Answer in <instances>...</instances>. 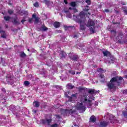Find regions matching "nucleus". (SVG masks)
<instances>
[{
    "label": "nucleus",
    "instance_id": "obj_1",
    "mask_svg": "<svg viewBox=\"0 0 127 127\" xmlns=\"http://www.w3.org/2000/svg\"><path fill=\"white\" fill-rule=\"evenodd\" d=\"M95 97L92 96L89 99H87V97L85 95L81 97L80 99L81 103H78L75 106V108L78 110L79 113H84L86 111V106H92V101L94 100Z\"/></svg>",
    "mask_w": 127,
    "mask_h": 127
},
{
    "label": "nucleus",
    "instance_id": "obj_2",
    "mask_svg": "<svg viewBox=\"0 0 127 127\" xmlns=\"http://www.w3.org/2000/svg\"><path fill=\"white\" fill-rule=\"evenodd\" d=\"M74 19H75L76 22H78V23H80L81 30H85V13L83 11L80 12L79 15L75 17V18H74Z\"/></svg>",
    "mask_w": 127,
    "mask_h": 127
},
{
    "label": "nucleus",
    "instance_id": "obj_3",
    "mask_svg": "<svg viewBox=\"0 0 127 127\" xmlns=\"http://www.w3.org/2000/svg\"><path fill=\"white\" fill-rule=\"evenodd\" d=\"M123 80V77L121 76H117L116 77H113L107 84V86L109 89H114L116 87V82L118 81H122Z\"/></svg>",
    "mask_w": 127,
    "mask_h": 127
},
{
    "label": "nucleus",
    "instance_id": "obj_4",
    "mask_svg": "<svg viewBox=\"0 0 127 127\" xmlns=\"http://www.w3.org/2000/svg\"><path fill=\"white\" fill-rule=\"evenodd\" d=\"M87 26L90 27L89 29L90 32L92 33H95L96 32V30H95V22L91 19H89L88 21Z\"/></svg>",
    "mask_w": 127,
    "mask_h": 127
},
{
    "label": "nucleus",
    "instance_id": "obj_5",
    "mask_svg": "<svg viewBox=\"0 0 127 127\" xmlns=\"http://www.w3.org/2000/svg\"><path fill=\"white\" fill-rule=\"evenodd\" d=\"M71 110H65V109H61V112L62 114V115H64V116H67V115H68V114H70L71 113Z\"/></svg>",
    "mask_w": 127,
    "mask_h": 127
},
{
    "label": "nucleus",
    "instance_id": "obj_6",
    "mask_svg": "<svg viewBox=\"0 0 127 127\" xmlns=\"http://www.w3.org/2000/svg\"><path fill=\"white\" fill-rule=\"evenodd\" d=\"M41 122L43 124V125H50V123L52 122V119H45L41 120Z\"/></svg>",
    "mask_w": 127,
    "mask_h": 127
},
{
    "label": "nucleus",
    "instance_id": "obj_7",
    "mask_svg": "<svg viewBox=\"0 0 127 127\" xmlns=\"http://www.w3.org/2000/svg\"><path fill=\"white\" fill-rule=\"evenodd\" d=\"M72 56H71V53L69 54V57L71 60H73V61H78V56L74 55L73 53L71 54Z\"/></svg>",
    "mask_w": 127,
    "mask_h": 127
},
{
    "label": "nucleus",
    "instance_id": "obj_8",
    "mask_svg": "<svg viewBox=\"0 0 127 127\" xmlns=\"http://www.w3.org/2000/svg\"><path fill=\"white\" fill-rule=\"evenodd\" d=\"M109 121L111 123H119V121L116 120V117H115L113 115H110Z\"/></svg>",
    "mask_w": 127,
    "mask_h": 127
},
{
    "label": "nucleus",
    "instance_id": "obj_9",
    "mask_svg": "<svg viewBox=\"0 0 127 127\" xmlns=\"http://www.w3.org/2000/svg\"><path fill=\"white\" fill-rule=\"evenodd\" d=\"M0 33L2 38H6V33L4 31H1V27H0Z\"/></svg>",
    "mask_w": 127,
    "mask_h": 127
},
{
    "label": "nucleus",
    "instance_id": "obj_10",
    "mask_svg": "<svg viewBox=\"0 0 127 127\" xmlns=\"http://www.w3.org/2000/svg\"><path fill=\"white\" fill-rule=\"evenodd\" d=\"M77 94H72L71 96L69 99V101L70 102H73L74 100H77Z\"/></svg>",
    "mask_w": 127,
    "mask_h": 127
},
{
    "label": "nucleus",
    "instance_id": "obj_11",
    "mask_svg": "<svg viewBox=\"0 0 127 127\" xmlns=\"http://www.w3.org/2000/svg\"><path fill=\"white\" fill-rule=\"evenodd\" d=\"M108 125H109V122H107L106 121H103L100 122L99 127H106Z\"/></svg>",
    "mask_w": 127,
    "mask_h": 127
},
{
    "label": "nucleus",
    "instance_id": "obj_12",
    "mask_svg": "<svg viewBox=\"0 0 127 127\" xmlns=\"http://www.w3.org/2000/svg\"><path fill=\"white\" fill-rule=\"evenodd\" d=\"M32 18L35 19V22H36V23H37V22H38V21H39V18H38V17L36 16V15H35V14L32 15Z\"/></svg>",
    "mask_w": 127,
    "mask_h": 127
},
{
    "label": "nucleus",
    "instance_id": "obj_13",
    "mask_svg": "<svg viewBox=\"0 0 127 127\" xmlns=\"http://www.w3.org/2000/svg\"><path fill=\"white\" fill-rule=\"evenodd\" d=\"M89 94H91V95H93V94H96L97 93V91L95 90V89H89L88 91Z\"/></svg>",
    "mask_w": 127,
    "mask_h": 127
},
{
    "label": "nucleus",
    "instance_id": "obj_14",
    "mask_svg": "<svg viewBox=\"0 0 127 127\" xmlns=\"http://www.w3.org/2000/svg\"><path fill=\"white\" fill-rule=\"evenodd\" d=\"M33 106L34 107H35L36 108H38L39 106H40V103L38 101H34L33 102Z\"/></svg>",
    "mask_w": 127,
    "mask_h": 127
},
{
    "label": "nucleus",
    "instance_id": "obj_15",
    "mask_svg": "<svg viewBox=\"0 0 127 127\" xmlns=\"http://www.w3.org/2000/svg\"><path fill=\"white\" fill-rule=\"evenodd\" d=\"M96 117L94 116H92L90 118V122H92V123H95L96 121Z\"/></svg>",
    "mask_w": 127,
    "mask_h": 127
},
{
    "label": "nucleus",
    "instance_id": "obj_16",
    "mask_svg": "<svg viewBox=\"0 0 127 127\" xmlns=\"http://www.w3.org/2000/svg\"><path fill=\"white\" fill-rule=\"evenodd\" d=\"M54 27H56V28H58V27H60V23L59 22H55L54 24Z\"/></svg>",
    "mask_w": 127,
    "mask_h": 127
},
{
    "label": "nucleus",
    "instance_id": "obj_17",
    "mask_svg": "<svg viewBox=\"0 0 127 127\" xmlns=\"http://www.w3.org/2000/svg\"><path fill=\"white\" fill-rule=\"evenodd\" d=\"M64 12L65 13H67L66 15V17H68V18H71V17H72V15L69 13V11H65Z\"/></svg>",
    "mask_w": 127,
    "mask_h": 127
},
{
    "label": "nucleus",
    "instance_id": "obj_18",
    "mask_svg": "<svg viewBox=\"0 0 127 127\" xmlns=\"http://www.w3.org/2000/svg\"><path fill=\"white\" fill-rule=\"evenodd\" d=\"M11 18L8 16L4 17V19L6 20V21H9V20H10Z\"/></svg>",
    "mask_w": 127,
    "mask_h": 127
},
{
    "label": "nucleus",
    "instance_id": "obj_19",
    "mask_svg": "<svg viewBox=\"0 0 127 127\" xmlns=\"http://www.w3.org/2000/svg\"><path fill=\"white\" fill-rule=\"evenodd\" d=\"M16 19H17L16 17L14 18L13 20L12 21V22H13V23H14L15 24H17V23H18V21H17Z\"/></svg>",
    "mask_w": 127,
    "mask_h": 127
},
{
    "label": "nucleus",
    "instance_id": "obj_20",
    "mask_svg": "<svg viewBox=\"0 0 127 127\" xmlns=\"http://www.w3.org/2000/svg\"><path fill=\"white\" fill-rule=\"evenodd\" d=\"M68 89H73L74 88V86L72 85L71 84H68L66 86Z\"/></svg>",
    "mask_w": 127,
    "mask_h": 127
},
{
    "label": "nucleus",
    "instance_id": "obj_21",
    "mask_svg": "<svg viewBox=\"0 0 127 127\" xmlns=\"http://www.w3.org/2000/svg\"><path fill=\"white\" fill-rule=\"evenodd\" d=\"M103 54L104 56H108V55H110V52L108 51L103 52Z\"/></svg>",
    "mask_w": 127,
    "mask_h": 127
},
{
    "label": "nucleus",
    "instance_id": "obj_22",
    "mask_svg": "<svg viewBox=\"0 0 127 127\" xmlns=\"http://www.w3.org/2000/svg\"><path fill=\"white\" fill-rule=\"evenodd\" d=\"M66 56V53L64 52H62L61 53V57L62 58H64Z\"/></svg>",
    "mask_w": 127,
    "mask_h": 127
},
{
    "label": "nucleus",
    "instance_id": "obj_23",
    "mask_svg": "<svg viewBox=\"0 0 127 127\" xmlns=\"http://www.w3.org/2000/svg\"><path fill=\"white\" fill-rule=\"evenodd\" d=\"M20 57L23 58L25 57L26 56V55H25V54L24 52H21L20 53Z\"/></svg>",
    "mask_w": 127,
    "mask_h": 127
},
{
    "label": "nucleus",
    "instance_id": "obj_24",
    "mask_svg": "<svg viewBox=\"0 0 127 127\" xmlns=\"http://www.w3.org/2000/svg\"><path fill=\"white\" fill-rule=\"evenodd\" d=\"M30 84V83H29V81H26L24 82V85H25L26 86H29Z\"/></svg>",
    "mask_w": 127,
    "mask_h": 127
},
{
    "label": "nucleus",
    "instance_id": "obj_25",
    "mask_svg": "<svg viewBox=\"0 0 127 127\" xmlns=\"http://www.w3.org/2000/svg\"><path fill=\"white\" fill-rule=\"evenodd\" d=\"M70 6H73V7L76 6V2H71L70 3Z\"/></svg>",
    "mask_w": 127,
    "mask_h": 127
},
{
    "label": "nucleus",
    "instance_id": "obj_26",
    "mask_svg": "<svg viewBox=\"0 0 127 127\" xmlns=\"http://www.w3.org/2000/svg\"><path fill=\"white\" fill-rule=\"evenodd\" d=\"M28 21L30 23H32V22H33V18H29Z\"/></svg>",
    "mask_w": 127,
    "mask_h": 127
},
{
    "label": "nucleus",
    "instance_id": "obj_27",
    "mask_svg": "<svg viewBox=\"0 0 127 127\" xmlns=\"http://www.w3.org/2000/svg\"><path fill=\"white\" fill-rule=\"evenodd\" d=\"M68 72L70 74H71V75H75V71L73 70H69Z\"/></svg>",
    "mask_w": 127,
    "mask_h": 127
},
{
    "label": "nucleus",
    "instance_id": "obj_28",
    "mask_svg": "<svg viewBox=\"0 0 127 127\" xmlns=\"http://www.w3.org/2000/svg\"><path fill=\"white\" fill-rule=\"evenodd\" d=\"M8 13L9 14H12V13H13V11H12V10H8Z\"/></svg>",
    "mask_w": 127,
    "mask_h": 127
},
{
    "label": "nucleus",
    "instance_id": "obj_29",
    "mask_svg": "<svg viewBox=\"0 0 127 127\" xmlns=\"http://www.w3.org/2000/svg\"><path fill=\"white\" fill-rule=\"evenodd\" d=\"M38 2H36L34 3V6L35 7H38Z\"/></svg>",
    "mask_w": 127,
    "mask_h": 127
},
{
    "label": "nucleus",
    "instance_id": "obj_30",
    "mask_svg": "<svg viewBox=\"0 0 127 127\" xmlns=\"http://www.w3.org/2000/svg\"><path fill=\"white\" fill-rule=\"evenodd\" d=\"M51 127H58L57 124H55L51 126Z\"/></svg>",
    "mask_w": 127,
    "mask_h": 127
},
{
    "label": "nucleus",
    "instance_id": "obj_31",
    "mask_svg": "<svg viewBox=\"0 0 127 127\" xmlns=\"http://www.w3.org/2000/svg\"><path fill=\"white\" fill-rule=\"evenodd\" d=\"M46 106H47L46 103H43L42 104V108H45L46 107Z\"/></svg>",
    "mask_w": 127,
    "mask_h": 127
},
{
    "label": "nucleus",
    "instance_id": "obj_32",
    "mask_svg": "<svg viewBox=\"0 0 127 127\" xmlns=\"http://www.w3.org/2000/svg\"><path fill=\"white\" fill-rule=\"evenodd\" d=\"M86 2L88 4H90V3H91V0H86Z\"/></svg>",
    "mask_w": 127,
    "mask_h": 127
},
{
    "label": "nucleus",
    "instance_id": "obj_33",
    "mask_svg": "<svg viewBox=\"0 0 127 127\" xmlns=\"http://www.w3.org/2000/svg\"><path fill=\"white\" fill-rule=\"evenodd\" d=\"M123 114L124 117H125L126 118H127V112H124L123 113Z\"/></svg>",
    "mask_w": 127,
    "mask_h": 127
},
{
    "label": "nucleus",
    "instance_id": "obj_34",
    "mask_svg": "<svg viewBox=\"0 0 127 127\" xmlns=\"http://www.w3.org/2000/svg\"><path fill=\"white\" fill-rule=\"evenodd\" d=\"M84 10H85L86 11H88V10H89V9H88V6H86V8L84 9Z\"/></svg>",
    "mask_w": 127,
    "mask_h": 127
},
{
    "label": "nucleus",
    "instance_id": "obj_35",
    "mask_svg": "<svg viewBox=\"0 0 127 127\" xmlns=\"http://www.w3.org/2000/svg\"><path fill=\"white\" fill-rule=\"evenodd\" d=\"M111 33H112V34H117V32L115 31H111Z\"/></svg>",
    "mask_w": 127,
    "mask_h": 127
},
{
    "label": "nucleus",
    "instance_id": "obj_36",
    "mask_svg": "<svg viewBox=\"0 0 127 127\" xmlns=\"http://www.w3.org/2000/svg\"><path fill=\"white\" fill-rule=\"evenodd\" d=\"M43 30H47V28L46 27H43Z\"/></svg>",
    "mask_w": 127,
    "mask_h": 127
},
{
    "label": "nucleus",
    "instance_id": "obj_37",
    "mask_svg": "<svg viewBox=\"0 0 127 127\" xmlns=\"http://www.w3.org/2000/svg\"><path fill=\"white\" fill-rule=\"evenodd\" d=\"M100 78H101V79H104V78H105V76H104L103 74L100 75Z\"/></svg>",
    "mask_w": 127,
    "mask_h": 127
},
{
    "label": "nucleus",
    "instance_id": "obj_38",
    "mask_svg": "<svg viewBox=\"0 0 127 127\" xmlns=\"http://www.w3.org/2000/svg\"><path fill=\"white\" fill-rule=\"evenodd\" d=\"M122 4H123V5H126L127 4V3L126 2H122Z\"/></svg>",
    "mask_w": 127,
    "mask_h": 127
},
{
    "label": "nucleus",
    "instance_id": "obj_39",
    "mask_svg": "<svg viewBox=\"0 0 127 127\" xmlns=\"http://www.w3.org/2000/svg\"><path fill=\"white\" fill-rule=\"evenodd\" d=\"M69 27H70V26H64V28L66 30H67V29H68V28H69Z\"/></svg>",
    "mask_w": 127,
    "mask_h": 127
},
{
    "label": "nucleus",
    "instance_id": "obj_40",
    "mask_svg": "<svg viewBox=\"0 0 127 127\" xmlns=\"http://www.w3.org/2000/svg\"><path fill=\"white\" fill-rule=\"evenodd\" d=\"M98 72H103V69L102 68H99L98 70Z\"/></svg>",
    "mask_w": 127,
    "mask_h": 127
},
{
    "label": "nucleus",
    "instance_id": "obj_41",
    "mask_svg": "<svg viewBox=\"0 0 127 127\" xmlns=\"http://www.w3.org/2000/svg\"><path fill=\"white\" fill-rule=\"evenodd\" d=\"M123 93V94H127V90H124Z\"/></svg>",
    "mask_w": 127,
    "mask_h": 127
},
{
    "label": "nucleus",
    "instance_id": "obj_42",
    "mask_svg": "<svg viewBox=\"0 0 127 127\" xmlns=\"http://www.w3.org/2000/svg\"><path fill=\"white\" fill-rule=\"evenodd\" d=\"M105 12H109V9H106L105 10Z\"/></svg>",
    "mask_w": 127,
    "mask_h": 127
},
{
    "label": "nucleus",
    "instance_id": "obj_43",
    "mask_svg": "<svg viewBox=\"0 0 127 127\" xmlns=\"http://www.w3.org/2000/svg\"><path fill=\"white\" fill-rule=\"evenodd\" d=\"M64 3H65L66 4H67V3H68V2H67V0H64Z\"/></svg>",
    "mask_w": 127,
    "mask_h": 127
},
{
    "label": "nucleus",
    "instance_id": "obj_44",
    "mask_svg": "<svg viewBox=\"0 0 127 127\" xmlns=\"http://www.w3.org/2000/svg\"><path fill=\"white\" fill-rule=\"evenodd\" d=\"M24 21H25V20L23 19L21 21V22H22V23H24Z\"/></svg>",
    "mask_w": 127,
    "mask_h": 127
},
{
    "label": "nucleus",
    "instance_id": "obj_45",
    "mask_svg": "<svg viewBox=\"0 0 127 127\" xmlns=\"http://www.w3.org/2000/svg\"><path fill=\"white\" fill-rule=\"evenodd\" d=\"M77 35H75L73 36V38H77Z\"/></svg>",
    "mask_w": 127,
    "mask_h": 127
},
{
    "label": "nucleus",
    "instance_id": "obj_46",
    "mask_svg": "<svg viewBox=\"0 0 127 127\" xmlns=\"http://www.w3.org/2000/svg\"><path fill=\"white\" fill-rule=\"evenodd\" d=\"M124 11L125 13H126V14H127V10L124 9Z\"/></svg>",
    "mask_w": 127,
    "mask_h": 127
},
{
    "label": "nucleus",
    "instance_id": "obj_47",
    "mask_svg": "<svg viewBox=\"0 0 127 127\" xmlns=\"http://www.w3.org/2000/svg\"><path fill=\"white\" fill-rule=\"evenodd\" d=\"M95 105H96V106H98V102H95Z\"/></svg>",
    "mask_w": 127,
    "mask_h": 127
},
{
    "label": "nucleus",
    "instance_id": "obj_48",
    "mask_svg": "<svg viewBox=\"0 0 127 127\" xmlns=\"http://www.w3.org/2000/svg\"><path fill=\"white\" fill-rule=\"evenodd\" d=\"M111 60L112 61H116V59H113V60L111 59Z\"/></svg>",
    "mask_w": 127,
    "mask_h": 127
},
{
    "label": "nucleus",
    "instance_id": "obj_49",
    "mask_svg": "<svg viewBox=\"0 0 127 127\" xmlns=\"http://www.w3.org/2000/svg\"><path fill=\"white\" fill-rule=\"evenodd\" d=\"M14 107V106H13V105H11L10 106V108H12V107Z\"/></svg>",
    "mask_w": 127,
    "mask_h": 127
},
{
    "label": "nucleus",
    "instance_id": "obj_50",
    "mask_svg": "<svg viewBox=\"0 0 127 127\" xmlns=\"http://www.w3.org/2000/svg\"><path fill=\"white\" fill-rule=\"evenodd\" d=\"M57 117L58 118H60V116H59V115L57 116Z\"/></svg>",
    "mask_w": 127,
    "mask_h": 127
},
{
    "label": "nucleus",
    "instance_id": "obj_51",
    "mask_svg": "<svg viewBox=\"0 0 127 127\" xmlns=\"http://www.w3.org/2000/svg\"><path fill=\"white\" fill-rule=\"evenodd\" d=\"M75 12H77V9L74 10Z\"/></svg>",
    "mask_w": 127,
    "mask_h": 127
},
{
    "label": "nucleus",
    "instance_id": "obj_52",
    "mask_svg": "<svg viewBox=\"0 0 127 127\" xmlns=\"http://www.w3.org/2000/svg\"><path fill=\"white\" fill-rule=\"evenodd\" d=\"M48 2H49L47 1V2H46V3L47 4H48Z\"/></svg>",
    "mask_w": 127,
    "mask_h": 127
},
{
    "label": "nucleus",
    "instance_id": "obj_53",
    "mask_svg": "<svg viewBox=\"0 0 127 127\" xmlns=\"http://www.w3.org/2000/svg\"><path fill=\"white\" fill-rule=\"evenodd\" d=\"M2 90V91H5V90L4 89V88H3Z\"/></svg>",
    "mask_w": 127,
    "mask_h": 127
},
{
    "label": "nucleus",
    "instance_id": "obj_54",
    "mask_svg": "<svg viewBox=\"0 0 127 127\" xmlns=\"http://www.w3.org/2000/svg\"><path fill=\"white\" fill-rule=\"evenodd\" d=\"M69 9H72V7H69Z\"/></svg>",
    "mask_w": 127,
    "mask_h": 127
},
{
    "label": "nucleus",
    "instance_id": "obj_55",
    "mask_svg": "<svg viewBox=\"0 0 127 127\" xmlns=\"http://www.w3.org/2000/svg\"><path fill=\"white\" fill-rule=\"evenodd\" d=\"M125 78H127V75H125Z\"/></svg>",
    "mask_w": 127,
    "mask_h": 127
},
{
    "label": "nucleus",
    "instance_id": "obj_56",
    "mask_svg": "<svg viewBox=\"0 0 127 127\" xmlns=\"http://www.w3.org/2000/svg\"><path fill=\"white\" fill-rule=\"evenodd\" d=\"M76 74H80V72H76Z\"/></svg>",
    "mask_w": 127,
    "mask_h": 127
},
{
    "label": "nucleus",
    "instance_id": "obj_57",
    "mask_svg": "<svg viewBox=\"0 0 127 127\" xmlns=\"http://www.w3.org/2000/svg\"><path fill=\"white\" fill-rule=\"evenodd\" d=\"M75 127L77 126V124H74Z\"/></svg>",
    "mask_w": 127,
    "mask_h": 127
},
{
    "label": "nucleus",
    "instance_id": "obj_58",
    "mask_svg": "<svg viewBox=\"0 0 127 127\" xmlns=\"http://www.w3.org/2000/svg\"><path fill=\"white\" fill-rule=\"evenodd\" d=\"M120 35H123V34H122V33H121V34H120Z\"/></svg>",
    "mask_w": 127,
    "mask_h": 127
},
{
    "label": "nucleus",
    "instance_id": "obj_59",
    "mask_svg": "<svg viewBox=\"0 0 127 127\" xmlns=\"http://www.w3.org/2000/svg\"><path fill=\"white\" fill-rule=\"evenodd\" d=\"M6 27H8L7 25H6Z\"/></svg>",
    "mask_w": 127,
    "mask_h": 127
},
{
    "label": "nucleus",
    "instance_id": "obj_60",
    "mask_svg": "<svg viewBox=\"0 0 127 127\" xmlns=\"http://www.w3.org/2000/svg\"><path fill=\"white\" fill-rule=\"evenodd\" d=\"M27 50H28V51H29V49H28Z\"/></svg>",
    "mask_w": 127,
    "mask_h": 127
},
{
    "label": "nucleus",
    "instance_id": "obj_61",
    "mask_svg": "<svg viewBox=\"0 0 127 127\" xmlns=\"http://www.w3.org/2000/svg\"><path fill=\"white\" fill-rule=\"evenodd\" d=\"M98 92V93H99V92H100V91H97Z\"/></svg>",
    "mask_w": 127,
    "mask_h": 127
},
{
    "label": "nucleus",
    "instance_id": "obj_62",
    "mask_svg": "<svg viewBox=\"0 0 127 127\" xmlns=\"http://www.w3.org/2000/svg\"><path fill=\"white\" fill-rule=\"evenodd\" d=\"M35 113H36V111H35Z\"/></svg>",
    "mask_w": 127,
    "mask_h": 127
},
{
    "label": "nucleus",
    "instance_id": "obj_63",
    "mask_svg": "<svg viewBox=\"0 0 127 127\" xmlns=\"http://www.w3.org/2000/svg\"><path fill=\"white\" fill-rule=\"evenodd\" d=\"M89 14H90V13H88Z\"/></svg>",
    "mask_w": 127,
    "mask_h": 127
},
{
    "label": "nucleus",
    "instance_id": "obj_64",
    "mask_svg": "<svg viewBox=\"0 0 127 127\" xmlns=\"http://www.w3.org/2000/svg\"><path fill=\"white\" fill-rule=\"evenodd\" d=\"M11 0H10V1H11Z\"/></svg>",
    "mask_w": 127,
    "mask_h": 127
}]
</instances>
